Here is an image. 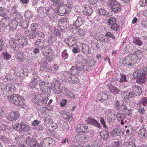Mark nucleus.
<instances>
[{
  "label": "nucleus",
  "mask_w": 147,
  "mask_h": 147,
  "mask_svg": "<svg viewBox=\"0 0 147 147\" xmlns=\"http://www.w3.org/2000/svg\"><path fill=\"white\" fill-rule=\"evenodd\" d=\"M50 31L54 35L57 36H60L61 35V33L59 30L53 27L50 28Z\"/></svg>",
  "instance_id": "nucleus-34"
},
{
  "label": "nucleus",
  "mask_w": 147,
  "mask_h": 147,
  "mask_svg": "<svg viewBox=\"0 0 147 147\" xmlns=\"http://www.w3.org/2000/svg\"><path fill=\"white\" fill-rule=\"evenodd\" d=\"M88 129V127L84 124L78 125L76 129V131L78 133L84 132Z\"/></svg>",
  "instance_id": "nucleus-19"
},
{
  "label": "nucleus",
  "mask_w": 147,
  "mask_h": 147,
  "mask_svg": "<svg viewBox=\"0 0 147 147\" xmlns=\"http://www.w3.org/2000/svg\"><path fill=\"white\" fill-rule=\"evenodd\" d=\"M38 33L37 32L35 31H32L30 32V34L29 36V38L30 39L34 38L36 36V34Z\"/></svg>",
  "instance_id": "nucleus-62"
},
{
  "label": "nucleus",
  "mask_w": 147,
  "mask_h": 147,
  "mask_svg": "<svg viewBox=\"0 0 147 147\" xmlns=\"http://www.w3.org/2000/svg\"><path fill=\"white\" fill-rule=\"evenodd\" d=\"M59 86L60 85L58 82H54L51 84L50 88L53 90L55 93L58 94L61 92Z\"/></svg>",
  "instance_id": "nucleus-11"
},
{
  "label": "nucleus",
  "mask_w": 147,
  "mask_h": 147,
  "mask_svg": "<svg viewBox=\"0 0 147 147\" xmlns=\"http://www.w3.org/2000/svg\"><path fill=\"white\" fill-rule=\"evenodd\" d=\"M50 86L47 83L41 82L39 83L40 90L42 92L46 94L49 93L51 91Z\"/></svg>",
  "instance_id": "nucleus-8"
},
{
  "label": "nucleus",
  "mask_w": 147,
  "mask_h": 147,
  "mask_svg": "<svg viewBox=\"0 0 147 147\" xmlns=\"http://www.w3.org/2000/svg\"><path fill=\"white\" fill-rule=\"evenodd\" d=\"M21 123H18L12 124V127L14 129L17 130H20Z\"/></svg>",
  "instance_id": "nucleus-53"
},
{
  "label": "nucleus",
  "mask_w": 147,
  "mask_h": 147,
  "mask_svg": "<svg viewBox=\"0 0 147 147\" xmlns=\"http://www.w3.org/2000/svg\"><path fill=\"white\" fill-rule=\"evenodd\" d=\"M51 139L49 138H44L41 140L40 142V147H49V144L50 143L49 142Z\"/></svg>",
  "instance_id": "nucleus-22"
},
{
  "label": "nucleus",
  "mask_w": 147,
  "mask_h": 147,
  "mask_svg": "<svg viewBox=\"0 0 147 147\" xmlns=\"http://www.w3.org/2000/svg\"><path fill=\"white\" fill-rule=\"evenodd\" d=\"M50 1L53 5L55 7L59 5L62 6L64 4L63 2H61L60 0H50Z\"/></svg>",
  "instance_id": "nucleus-37"
},
{
  "label": "nucleus",
  "mask_w": 147,
  "mask_h": 147,
  "mask_svg": "<svg viewBox=\"0 0 147 147\" xmlns=\"http://www.w3.org/2000/svg\"><path fill=\"white\" fill-rule=\"evenodd\" d=\"M20 117V114L18 111H13L9 113L8 116V119L11 121L16 120Z\"/></svg>",
  "instance_id": "nucleus-10"
},
{
  "label": "nucleus",
  "mask_w": 147,
  "mask_h": 147,
  "mask_svg": "<svg viewBox=\"0 0 147 147\" xmlns=\"http://www.w3.org/2000/svg\"><path fill=\"white\" fill-rule=\"evenodd\" d=\"M123 65L126 67L132 66V64L130 62L129 56H127L125 57L122 61Z\"/></svg>",
  "instance_id": "nucleus-24"
},
{
  "label": "nucleus",
  "mask_w": 147,
  "mask_h": 147,
  "mask_svg": "<svg viewBox=\"0 0 147 147\" xmlns=\"http://www.w3.org/2000/svg\"><path fill=\"white\" fill-rule=\"evenodd\" d=\"M123 134V132L121 129L119 127L114 129L111 131L110 133V135L112 136H121Z\"/></svg>",
  "instance_id": "nucleus-15"
},
{
  "label": "nucleus",
  "mask_w": 147,
  "mask_h": 147,
  "mask_svg": "<svg viewBox=\"0 0 147 147\" xmlns=\"http://www.w3.org/2000/svg\"><path fill=\"white\" fill-rule=\"evenodd\" d=\"M0 139L5 143H9L10 142L9 138H6L4 136L0 135Z\"/></svg>",
  "instance_id": "nucleus-63"
},
{
  "label": "nucleus",
  "mask_w": 147,
  "mask_h": 147,
  "mask_svg": "<svg viewBox=\"0 0 147 147\" xmlns=\"http://www.w3.org/2000/svg\"><path fill=\"white\" fill-rule=\"evenodd\" d=\"M139 136L141 138L140 140L141 141H144L147 138V133L146 129L143 128L139 130L138 131Z\"/></svg>",
  "instance_id": "nucleus-14"
},
{
  "label": "nucleus",
  "mask_w": 147,
  "mask_h": 147,
  "mask_svg": "<svg viewBox=\"0 0 147 147\" xmlns=\"http://www.w3.org/2000/svg\"><path fill=\"white\" fill-rule=\"evenodd\" d=\"M25 17L26 18H30L32 17L33 16L32 12L29 11H26L24 13Z\"/></svg>",
  "instance_id": "nucleus-54"
},
{
  "label": "nucleus",
  "mask_w": 147,
  "mask_h": 147,
  "mask_svg": "<svg viewBox=\"0 0 147 147\" xmlns=\"http://www.w3.org/2000/svg\"><path fill=\"white\" fill-rule=\"evenodd\" d=\"M114 108L115 109L119 110L121 109V105L120 104V102L116 100L114 104Z\"/></svg>",
  "instance_id": "nucleus-57"
},
{
  "label": "nucleus",
  "mask_w": 147,
  "mask_h": 147,
  "mask_svg": "<svg viewBox=\"0 0 147 147\" xmlns=\"http://www.w3.org/2000/svg\"><path fill=\"white\" fill-rule=\"evenodd\" d=\"M57 39L56 37L53 36L52 35L49 36L47 40L49 43L50 44H53L56 42Z\"/></svg>",
  "instance_id": "nucleus-49"
},
{
  "label": "nucleus",
  "mask_w": 147,
  "mask_h": 147,
  "mask_svg": "<svg viewBox=\"0 0 147 147\" xmlns=\"http://www.w3.org/2000/svg\"><path fill=\"white\" fill-rule=\"evenodd\" d=\"M65 116H66L65 117H63V118L66 120L71 121L72 120L73 117L72 115L71 114L67 112Z\"/></svg>",
  "instance_id": "nucleus-56"
},
{
  "label": "nucleus",
  "mask_w": 147,
  "mask_h": 147,
  "mask_svg": "<svg viewBox=\"0 0 147 147\" xmlns=\"http://www.w3.org/2000/svg\"><path fill=\"white\" fill-rule=\"evenodd\" d=\"M44 41L40 39H38L36 40L34 44L35 46L37 47H41L42 49L44 48Z\"/></svg>",
  "instance_id": "nucleus-30"
},
{
  "label": "nucleus",
  "mask_w": 147,
  "mask_h": 147,
  "mask_svg": "<svg viewBox=\"0 0 147 147\" xmlns=\"http://www.w3.org/2000/svg\"><path fill=\"white\" fill-rule=\"evenodd\" d=\"M117 22L116 19L114 18L111 17L108 20V24L109 26L116 24Z\"/></svg>",
  "instance_id": "nucleus-50"
},
{
  "label": "nucleus",
  "mask_w": 147,
  "mask_h": 147,
  "mask_svg": "<svg viewBox=\"0 0 147 147\" xmlns=\"http://www.w3.org/2000/svg\"><path fill=\"white\" fill-rule=\"evenodd\" d=\"M26 55L23 52H19L16 56V59L19 62H22L25 61L26 59Z\"/></svg>",
  "instance_id": "nucleus-18"
},
{
  "label": "nucleus",
  "mask_w": 147,
  "mask_h": 147,
  "mask_svg": "<svg viewBox=\"0 0 147 147\" xmlns=\"http://www.w3.org/2000/svg\"><path fill=\"white\" fill-rule=\"evenodd\" d=\"M63 5H59L58 7L55 8V11L61 16L70 13L73 7V5L70 0L63 1Z\"/></svg>",
  "instance_id": "nucleus-1"
},
{
  "label": "nucleus",
  "mask_w": 147,
  "mask_h": 147,
  "mask_svg": "<svg viewBox=\"0 0 147 147\" xmlns=\"http://www.w3.org/2000/svg\"><path fill=\"white\" fill-rule=\"evenodd\" d=\"M65 42L67 45L71 47L74 46L76 44L75 40L72 38L65 40Z\"/></svg>",
  "instance_id": "nucleus-28"
},
{
  "label": "nucleus",
  "mask_w": 147,
  "mask_h": 147,
  "mask_svg": "<svg viewBox=\"0 0 147 147\" xmlns=\"http://www.w3.org/2000/svg\"><path fill=\"white\" fill-rule=\"evenodd\" d=\"M40 68V71L44 72H50L52 70L51 68L49 66H41Z\"/></svg>",
  "instance_id": "nucleus-41"
},
{
  "label": "nucleus",
  "mask_w": 147,
  "mask_h": 147,
  "mask_svg": "<svg viewBox=\"0 0 147 147\" xmlns=\"http://www.w3.org/2000/svg\"><path fill=\"white\" fill-rule=\"evenodd\" d=\"M134 55H135L136 57L138 59H140L142 56V51L139 49H137L134 52L133 54Z\"/></svg>",
  "instance_id": "nucleus-39"
},
{
  "label": "nucleus",
  "mask_w": 147,
  "mask_h": 147,
  "mask_svg": "<svg viewBox=\"0 0 147 147\" xmlns=\"http://www.w3.org/2000/svg\"><path fill=\"white\" fill-rule=\"evenodd\" d=\"M30 130V126L27 124L21 123L20 131H22L27 132Z\"/></svg>",
  "instance_id": "nucleus-33"
},
{
  "label": "nucleus",
  "mask_w": 147,
  "mask_h": 147,
  "mask_svg": "<svg viewBox=\"0 0 147 147\" xmlns=\"http://www.w3.org/2000/svg\"><path fill=\"white\" fill-rule=\"evenodd\" d=\"M48 100L47 98L45 97L44 94L35 95V98L33 100L34 103L41 106L43 104L46 103Z\"/></svg>",
  "instance_id": "nucleus-6"
},
{
  "label": "nucleus",
  "mask_w": 147,
  "mask_h": 147,
  "mask_svg": "<svg viewBox=\"0 0 147 147\" xmlns=\"http://www.w3.org/2000/svg\"><path fill=\"white\" fill-rule=\"evenodd\" d=\"M7 97L8 100L11 103L18 106L22 105L24 100V98L17 94H13Z\"/></svg>",
  "instance_id": "nucleus-4"
},
{
  "label": "nucleus",
  "mask_w": 147,
  "mask_h": 147,
  "mask_svg": "<svg viewBox=\"0 0 147 147\" xmlns=\"http://www.w3.org/2000/svg\"><path fill=\"white\" fill-rule=\"evenodd\" d=\"M147 72V67H144L142 69H139L138 70V76L142 78H145Z\"/></svg>",
  "instance_id": "nucleus-20"
},
{
  "label": "nucleus",
  "mask_w": 147,
  "mask_h": 147,
  "mask_svg": "<svg viewBox=\"0 0 147 147\" xmlns=\"http://www.w3.org/2000/svg\"><path fill=\"white\" fill-rule=\"evenodd\" d=\"M10 20V18L8 17L3 18L0 22L1 26L4 28L7 27L9 26Z\"/></svg>",
  "instance_id": "nucleus-17"
},
{
  "label": "nucleus",
  "mask_w": 147,
  "mask_h": 147,
  "mask_svg": "<svg viewBox=\"0 0 147 147\" xmlns=\"http://www.w3.org/2000/svg\"><path fill=\"white\" fill-rule=\"evenodd\" d=\"M130 62H131L132 65L140 61V59H138L135 55L132 54L129 56Z\"/></svg>",
  "instance_id": "nucleus-31"
},
{
  "label": "nucleus",
  "mask_w": 147,
  "mask_h": 147,
  "mask_svg": "<svg viewBox=\"0 0 147 147\" xmlns=\"http://www.w3.org/2000/svg\"><path fill=\"white\" fill-rule=\"evenodd\" d=\"M58 24V27L61 28L59 30L60 31H62L63 29L62 28V27L66 26L67 27V26L69 25V20L68 19L65 18L59 20Z\"/></svg>",
  "instance_id": "nucleus-12"
},
{
  "label": "nucleus",
  "mask_w": 147,
  "mask_h": 147,
  "mask_svg": "<svg viewBox=\"0 0 147 147\" xmlns=\"http://www.w3.org/2000/svg\"><path fill=\"white\" fill-rule=\"evenodd\" d=\"M136 145L134 141L132 140L127 142L123 145V147H136Z\"/></svg>",
  "instance_id": "nucleus-38"
},
{
  "label": "nucleus",
  "mask_w": 147,
  "mask_h": 147,
  "mask_svg": "<svg viewBox=\"0 0 147 147\" xmlns=\"http://www.w3.org/2000/svg\"><path fill=\"white\" fill-rule=\"evenodd\" d=\"M107 118L109 121H113L115 119V117L114 114L110 112L108 114Z\"/></svg>",
  "instance_id": "nucleus-42"
},
{
  "label": "nucleus",
  "mask_w": 147,
  "mask_h": 147,
  "mask_svg": "<svg viewBox=\"0 0 147 147\" xmlns=\"http://www.w3.org/2000/svg\"><path fill=\"white\" fill-rule=\"evenodd\" d=\"M73 18H76V20L74 22L73 24V25L76 27H79L84 22V19L82 17L74 16Z\"/></svg>",
  "instance_id": "nucleus-13"
},
{
  "label": "nucleus",
  "mask_w": 147,
  "mask_h": 147,
  "mask_svg": "<svg viewBox=\"0 0 147 147\" xmlns=\"http://www.w3.org/2000/svg\"><path fill=\"white\" fill-rule=\"evenodd\" d=\"M9 44L10 46L14 51H17L20 48V45L16 43L14 40H10Z\"/></svg>",
  "instance_id": "nucleus-21"
},
{
  "label": "nucleus",
  "mask_w": 147,
  "mask_h": 147,
  "mask_svg": "<svg viewBox=\"0 0 147 147\" xmlns=\"http://www.w3.org/2000/svg\"><path fill=\"white\" fill-rule=\"evenodd\" d=\"M85 122L86 123L93 125L97 127L100 128L101 127L100 123L96 119L91 117H88L85 120Z\"/></svg>",
  "instance_id": "nucleus-9"
},
{
  "label": "nucleus",
  "mask_w": 147,
  "mask_h": 147,
  "mask_svg": "<svg viewBox=\"0 0 147 147\" xmlns=\"http://www.w3.org/2000/svg\"><path fill=\"white\" fill-rule=\"evenodd\" d=\"M30 146L31 147H40V144L36 140H33L30 144Z\"/></svg>",
  "instance_id": "nucleus-51"
},
{
  "label": "nucleus",
  "mask_w": 147,
  "mask_h": 147,
  "mask_svg": "<svg viewBox=\"0 0 147 147\" xmlns=\"http://www.w3.org/2000/svg\"><path fill=\"white\" fill-rule=\"evenodd\" d=\"M18 25V22L16 20H13L9 23V29L12 31L15 30Z\"/></svg>",
  "instance_id": "nucleus-25"
},
{
  "label": "nucleus",
  "mask_w": 147,
  "mask_h": 147,
  "mask_svg": "<svg viewBox=\"0 0 147 147\" xmlns=\"http://www.w3.org/2000/svg\"><path fill=\"white\" fill-rule=\"evenodd\" d=\"M133 90L134 92V94L137 96H140L142 92V90L141 87L140 86H138L136 85H135L133 87Z\"/></svg>",
  "instance_id": "nucleus-23"
},
{
  "label": "nucleus",
  "mask_w": 147,
  "mask_h": 147,
  "mask_svg": "<svg viewBox=\"0 0 147 147\" xmlns=\"http://www.w3.org/2000/svg\"><path fill=\"white\" fill-rule=\"evenodd\" d=\"M31 28L32 31L37 32V30L38 28V26L37 24L35 23H32L31 26Z\"/></svg>",
  "instance_id": "nucleus-64"
},
{
  "label": "nucleus",
  "mask_w": 147,
  "mask_h": 147,
  "mask_svg": "<svg viewBox=\"0 0 147 147\" xmlns=\"http://www.w3.org/2000/svg\"><path fill=\"white\" fill-rule=\"evenodd\" d=\"M137 107H139L138 112L140 114L142 115L144 113L145 111L144 106L142 104H138Z\"/></svg>",
  "instance_id": "nucleus-45"
},
{
  "label": "nucleus",
  "mask_w": 147,
  "mask_h": 147,
  "mask_svg": "<svg viewBox=\"0 0 147 147\" xmlns=\"http://www.w3.org/2000/svg\"><path fill=\"white\" fill-rule=\"evenodd\" d=\"M28 41L27 38L26 37L24 36L19 41V43L23 46L27 44Z\"/></svg>",
  "instance_id": "nucleus-48"
},
{
  "label": "nucleus",
  "mask_w": 147,
  "mask_h": 147,
  "mask_svg": "<svg viewBox=\"0 0 147 147\" xmlns=\"http://www.w3.org/2000/svg\"><path fill=\"white\" fill-rule=\"evenodd\" d=\"M42 53L46 59L49 62L53 61L54 55L53 50L51 48L45 47L41 50Z\"/></svg>",
  "instance_id": "nucleus-3"
},
{
  "label": "nucleus",
  "mask_w": 147,
  "mask_h": 147,
  "mask_svg": "<svg viewBox=\"0 0 147 147\" xmlns=\"http://www.w3.org/2000/svg\"><path fill=\"white\" fill-rule=\"evenodd\" d=\"M122 93L124 98H129L134 96V94L132 92H129L127 91H123Z\"/></svg>",
  "instance_id": "nucleus-27"
},
{
  "label": "nucleus",
  "mask_w": 147,
  "mask_h": 147,
  "mask_svg": "<svg viewBox=\"0 0 147 147\" xmlns=\"http://www.w3.org/2000/svg\"><path fill=\"white\" fill-rule=\"evenodd\" d=\"M108 98H110V97L108 96L105 93L101 92L98 95V98L96 100L97 101H99L100 102H104L105 105H108L109 104L108 102H105Z\"/></svg>",
  "instance_id": "nucleus-7"
},
{
  "label": "nucleus",
  "mask_w": 147,
  "mask_h": 147,
  "mask_svg": "<svg viewBox=\"0 0 147 147\" xmlns=\"http://www.w3.org/2000/svg\"><path fill=\"white\" fill-rule=\"evenodd\" d=\"M37 10L38 14L41 16H45L46 12L44 7H39L38 8Z\"/></svg>",
  "instance_id": "nucleus-35"
},
{
  "label": "nucleus",
  "mask_w": 147,
  "mask_h": 147,
  "mask_svg": "<svg viewBox=\"0 0 147 147\" xmlns=\"http://www.w3.org/2000/svg\"><path fill=\"white\" fill-rule=\"evenodd\" d=\"M99 13L102 15L109 16V11H106L103 8H101L98 10Z\"/></svg>",
  "instance_id": "nucleus-46"
},
{
  "label": "nucleus",
  "mask_w": 147,
  "mask_h": 147,
  "mask_svg": "<svg viewBox=\"0 0 147 147\" xmlns=\"http://www.w3.org/2000/svg\"><path fill=\"white\" fill-rule=\"evenodd\" d=\"M100 136L102 138L106 140L109 136V134L107 131H103L100 132Z\"/></svg>",
  "instance_id": "nucleus-44"
},
{
  "label": "nucleus",
  "mask_w": 147,
  "mask_h": 147,
  "mask_svg": "<svg viewBox=\"0 0 147 147\" xmlns=\"http://www.w3.org/2000/svg\"><path fill=\"white\" fill-rule=\"evenodd\" d=\"M28 21L27 20H24L21 23V26L22 28L24 29L27 28L28 25H29Z\"/></svg>",
  "instance_id": "nucleus-52"
},
{
  "label": "nucleus",
  "mask_w": 147,
  "mask_h": 147,
  "mask_svg": "<svg viewBox=\"0 0 147 147\" xmlns=\"http://www.w3.org/2000/svg\"><path fill=\"white\" fill-rule=\"evenodd\" d=\"M80 68V67H78L76 66H72L70 70V73L72 76L78 75L79 73L78 72V69Z\"/></svg>",
  "instance_id": "nucleus-26"
},
{
  "label": "nucleus",
  "mask_w": 147,
  "mask_h": 147,
  "mask_svg": "<svg viewBox=\"0 0 147 147\" xmlns=\"http://www.w3.org/2000/svg\"><path fill=\"white\" fill-rule=\"evenodd\" d=\"M93 12V10L92 8L90 7L85 9L83 12V13L86 15L89 16L92 14Z\"/></svg>",
  "instance_id": "nucleus-43"
},
{
  "label": "nucleus",
  "mask_w": 147,
  "mask_h": 147,
  "mask_svg": "<svg viewBox=\"0 0 147 147\" xmlns=\"http://www.w3.org/2000/svg\"><path fill=\"white\" fill-rule=\"evenodd\" d=\"M61 57L64 60L67 59L68 57V54L67 52L66 49H65L62 53Z\"/></svg>",
  "instance_id": "nucleus-61"
},
{
  "label": "nucleus",
  "mask_w": 147,
  "mask_h": 147,
  "mask_svg": "<svg viewBox=\"0 0 147 147\" xmlns=\"http://www.w3.org/2000/svg\"><path fill=\"white\" fill-rule=\"evenodd\" d=\"M133 42L139 46H141L142 44V41L138 37H136L134 39Z\"/></svg>",
  "instance_id": "nucleus-58"
},
{
  "label": "nucleus",
  "mask_w": 147,
  "mask_h": 147,
  "mask_svg": "<svg viewBox=\"0 0 147 147\" xmlns=\"http://www.w3.org/2000/svg\"><path fill=\"white\" fill-rule=\"evenodd\" d=\"M83 52L85 54H88L91 51V49L88 45H83L82 47Z\"/></svg>",
  "instance_id": "nucleus-32"
},
{
  "label": "nucleus",
  "mask_w": 147,
  "mask_h": 147,
  "mask_svg": "<svg viewBox=\"0 0 147 147\" xmlns=\"http://www.w3.org/2000/svg\"><path fill=\"white\" fill-rule=\"evenodd\" d=\"M3 59L5 60L9 59L11 57V55L7 52H4L2 53Z\"/></svg>",
  "instance_id": "nucleus-60"
},
{
  "label": "nucleus",
  "mask_w": 147,
  "mask_h": 147,
  "mask_svg": "<svg viewBox=\"0 0 147 147\" xmlns=\"http://www.w3.org/2000/svg\"><path fill=\"white\" fill-rule=\"evenodd\" d=\"M15 73L16 75L18 76H21L24 77L25 76V71L24 69H19L18 70H16Z\"/></svg>",
  "instance_id": "nucleus-40"
},
{
  "label": "nucleus",
  "mask_w": 147,
  "mask_h": 147,
  "mask_svg": "<svg viewBox=\"0 0 147 147\" xmlns=\"http://www.w3.org/2000/svg\"><path fill=\"white\" fill-rule=\"evenodd\" d=\"M109 89L111 92L115 94H119L120 92L119 89L113 85H111L109 87Z\"/></svg>",
  "instance_id": "nucleus-29"
},
{
  "label": "nucleus",
  "mask_w": 147,
  "mask_h": 147,
  "mask_svg": "<svg viewBox=\"0 0 147 147\" xmlns=\"http://www.w3.org/2000/svg\"><path fill=\"white\" fill-rule=\"evenodd\" d=\"M16 88L14 84H8L1 85L0 88L1 94L9 96L15 93Z\"/></svg>",
  "instance_id": "nucleus-2"
},
{
  "label": "nucleus",
  "mask_w": 147,
  "mask_h": 147,
  "mask_svg": "<svg viewBox=\"0 0 147 147\" xmlns=\"http://www.w3.org/2000/svg\"><path fill=\"white\" fill-rule=\"evenodd\" d=\"M50 11L46 14L47 16L52 21L54 22L56 21L57 20V16L55 14V13L57 12L55 11V9L52 11L51 10Z\"/></svg>",
  "instance_id": "nucleus-16"
},
{
  "label": "nucleus",
  "mask_w": 147,
  "mask_h": 147,
  "mask_svg": "<svg viewBox=\"0 0 147 147\" xmlns=\"http://www.w3.org/2000/svg\"><path fill=\"white\" fill-rule=\"evenodd\" d=\"M138 104H142L144 106H146L147 105V97L142 98L138 102Z\"/></svg>",
  "instance_id": "nucleus-47"
},
{
  "label": "nucleus",
  "mask_w": 147,
  "mask_h": 147,
  "mask_svg": "<svg viewBox=\"0 0 147 147\" xmlns=\"http://www.w3.org/2000/svg\"><path fill=\"white\" fill-rule=\"evenodd\" d=\"M109 26L111 31H118L119 29V26L117 23L110 25Z\"/></svg>",
  "instance_id": "nucleus-36"
},
{
  "label": "nucleus",
  "mask_w": 147,
  "mask_h": 147,
  "mask_svg": "<svg viewBox=\"0 0 147 147\" xmlns=\"http://www.w3.org/2000/svg\"><path fill=\"white\" fill-rule=\"evenodd\" d=\"M107 5L114 12H118L121 10L120 4L115 0H109L107 1Z\"/></svg>",
  "instance_id": "nucleus-5"
},
{
  "label": "nucleus",
  "mask_w": 147,
  "mask_h": 147,
  "mask_svg": "<svg viewBox=\"0 0 147 147\" xmlns=\"http://www.w3.org/2000/svg\"><path fill=\"white\" fill-rule=\"evenodd\" d=\"M6 14V10L3 7H0V16L4 17Z\"/></svg>",
  "instance_id": "nucleus-55"
},
{
  "label": "nucleus",
  "mask_w": 147,
  "mask_h": 147,
  "mask_svg": "<svg viewBox=\"0 0 147 147\" xmlns=\"http://www.w3.org/2000/svg\"><path fill=\"white\" fill-rule=\"evenodd\" d=\"M18 12H19L17 11L16 8L14 7H13L11 10L10 14L11 16L13 17L16 15L17 13H18Z\"/></svg>",
  "instance_id": "nucleus-59"
}]
</instances>
